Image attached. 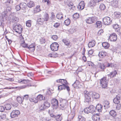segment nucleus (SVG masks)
Instances as JSON below:
<instances>
[{
	"label": "nucleus",
	"mask_w": 121,
	"mask_h": 121,
	"mask_svg": "<svg viewBox=\"0 0 121 121\" xmlns=\"http://www.w3.org/2000/svg\"><path fill=\"white\" fill-rule=\"evenodd\" d=\"M84 94L85 97V102H89L91 100V97L92 93L86 90L84 91Z\"/></svg>",
	"instance_id": "obj_1"
},
{
	"label": "nucleus",
	"mask_w": 121,
	"mask_h": 121,
	"mask_svg": "<svg viewBox=\"0 0 121 121\" xmlns=\"http://www.w3.org/2000/svg\"><path fill=\"white\" fill-rule=\"evenodd\" d=\"M100 83L102 87L103 88H105L107 87L108 80L106 79V77H104L100 79Z\"/></svg>",
	"instance_id": "obj_2"
},
{
	"label": "nucleus",
	"mask_w": 121,
	"mask_h": 121,
	"mask_svg": "<svg viewBox=\"0 0 121 121\" xmlns=\"http://www.w3.org/2000/svg\"><path fill=\"white\" fill-rule=\"evenodd\" d=\"M103 20L104 24L107 25L110 24L112 21L110 18L108 17H106L104 18Z\"/></svg>",
	"instance_id": "obj_3"
},
{
	"label": "nucleus",
	"mask_w": 121,
	"mask_h": 121,
	"mask_svg": "<svg viewBox=\"0 0 121 121\" xmlns=\"http://www.w3.org/2000/svg\"><path fill=\"white\" fill-rule=\"evenodd\" d=\"M59 47L58 44L57 43L55 42L51 44L50 48L52 51H55L58 50Z\"/></svg>",
	"instance_id": "obj_4"
},
{
	"label": "nucleus",
	"mask_w": 121,
	"mask_h": 121,
	"mask_svg": "<svg viewBox=\"0 0 121 121\" xmlns=\"http://www.w3.org/2000/svg\"><path fill=\"white\" fill-rule=\"evenodd\" d=\"M13 28L15 31L18 33H20L22 31V28L20 25H15Z\"/></svg>",
	"instance_id": "obj_5"
},
{
	"label": "nucleus",
	"mask_w": 121,
	"mask_h": 121,
	"mask_svg": "<svg viewBox=\"0 0 121 121\" xmlns=\"http://www.w3.org/2000/svg\"><path fill=\"white\" fill-rule=\"evenodd\" d=\"M96 20V18L95 17H88L86 19V22L88 23L91 24L94 22Z\"/></svg>",
	"instance_id": "obj_6"
},
{
	"label": "nucleus",
	"mask_w": 121,
	"mask_h": 121,
	"mask_svg": "<svg viewBox=\"0 0 121 121\" xmlns=\"http://www.w3.org/2000/svg\"><path fill=\"white\" fill-rule=\"evenodd\" d=\"M20 113V112L19 110H14L11 112L10 116L12 118H14L17 117L18 115H19Z\"/></svg>",
	"instance_id": "obj_7"
},
{
	"label": "nucleus",
	"mask_w": 121,
	"mask_h": 121,
	"mask_svg": "<svg viewBox=\"0 0 121 121\" xmlns=\"http://www.w3.org/2000/svg\"><path fill=\"white\" fill-rule=\"evenodd\" d=\"M51 104L52 105L54 108H57L58 107V100L56 99H53L51 101Z\"/></svg>",
	"instance_id": "obj_8"
},
{
	"label": "nucleus",
	"mask_w": 121,
	"mask_h": 121,
	"mask_svg": "<svg viewBox=\"0 0 121 121\" xmlns=\"http://www.w3.org/2000/svg\"><path fill=\"white\" fill-rule=\"evenodd\" d=\"M66 89L68 92L70 91V89L69 86L66 85H61L59 86L58 87V89L59 91H61L63 89Z\"/></svg>",
	"instance_id": "obj_9"
},
{
	"label": "nucleus",
	"mask_w": 121,
	"mask_h": 121,
	"mask_svg": "<svg viewBox=\"0 0 121 121\" xmlns=\"http://www.w3.org/2000/svg\"><path fill=\"white\" fill-rule=\"evenodd\" d=\"M81 84L78 81L76 80L73 84L72 86L75 88H79L82 86Z\"/></svg>",
	"instance_id": "obj_10"
},
{
	"label": "nucleus",
	"mask_w": 121,
	"mask_h": 121,
	"mask_svg": "<svg viewBox=\"0 0 121 121\" xmlns=\"http://www.w3.org/2000/svg\"><path fill=\"white\" fill-rule=\"evenodd\" d=\"M109 39L111 41H116L117 39V36L116 34L113 33L111 34L109 37Z\"/></svg>",
	"instance_id": "obj_11"
},
{
	"label": "nucleus",
	"mask_w": 121,
	"mask_h": 121,
	"mask_svg": "<svg viewBox=\"0 0 121 121\" xmlns=\"http://www.w3.org/2000/svg\"><path fill=\"white\" fill-rule=\"evenodd\" d=\"M117 74V72L116 70H114L113 71L111 72L109 74H108L107 76L108 77V78H110L115 77Z\"/></svg>",
	"instance_id": "obj_12"
},
{
	"label": "nucleus",
	"mask_w": 121,
	"mask_h": 121,
	"mask_svg": "<svg viewBox=\"0 0 121 121\" xmlns=\"http://www.w3.org/2000/svg\"><path fill=\"white\" fill-rule=\"evenodd\" d=\"M35 43H31L29 45H28L27 48L29 49L31 52H33L35 50Z\"/></svg>",
	"instance_id": "obj_13"
},
{
	"label": "nucleus",
	"mask_w": 121,
	"mask_h": 121,
	"mask_svg": "<svg viewBox=\"0 0 121 121\" xmlns=\"http://www.w3.org/2000/svg\"><path fill=\"white\" fill-rule=\"evenodd\" d=\"M85 6V4L84 2L81 1L78 6V8L80 10H82L84 9Z\"/></svg>",
	"instance_id": "obj_14"
},
{
	"label": "nucleus",
	"mask_w": 121,
	"mask_h": 121,
	"mask_svg": "<svg viewBox=\"0 0 121 121\" xmlns=\"http://www.w3.org/2000/svg\"><path fill=\"white\" fill-rule=\"evenodd\" d=\"M59 108L62 110H64L67 107V105L65 102H62L59 106Z\"/></svg>",
	"instance_id": "obj_15"
},
{
	"label": "nucleus",
	"mask_w": 121,
	"mask_h": 121,
	"mask_svg": "<svg viewBox=\"0 0 121 121\" xmlns=\"http://www.w3.org/2000/svg\"><path fill=\"white\" fill-rule=\"evenodd\" d=\"M107 55L106 52L104 51H102L99 53V56L101 58H103L105 57Z\"/></svg>",
	"instance_id": "obj_16"
},
{
	"label": "nucleus",
	"mask_w": 121,
	"mask_h": 121,
	"mask_svg": "<svg viewBox=\"0 0 121 121\" xmlns=\"http://www.w3.org/2000/svg\"><path fill=\"white\" fill-rule=\"evenodd\" d=\"M120 96L119 95H117L115 98L113 99L114 102L115 104L119 103L120 102Z\"/></svg>",
	"instance_id": "obj_17"
},
{
	"label": "nucleus",
	"mask_w": 121,
	"mask_h": 121,
	"mask_svg": "<svg viewBox=\"0 0 121 121\" xmlns=\"http://www.w3.org/2000/svg\"><path fill=\"white\" fill-rule=\"evenodd\" d=\"M91 92L92 93L91 96L93 99H97L99 98V95L98 94L95 92L93 93L92 92Z\"/></svg>",
	"instance_id": "obj_18"
},
{
	"label": "nucleus",
	"mask_w": 121,
	"mask_h": 121,
	"mask_svg": "<svg viewBox=\"0 0 121 121\" xmlns=\"http://www.w3.org/2000/svg\"><path fill=\"white\" fill-rule=\"evenodd\" d=\"M56 82L58 83H61L62 85H67V84H68L66 80L64 79H60L56 80Z\"/></svg>",
	"instance_id": "obj_19"
},
{
	"label": "nucleus",
	"mask_w": 121,
	"mask_h": 121,
	"mask_svg": "<svg viewBox=\"0 0 121 121\" xmlns=\"http://www.w3.org/2000/svg\"><path fill=\"white\" fill-rule=\"evenodd\" d=\"M103 106L99 104H98L95 107L96 109V111L97 110V111L99 112H101L102 110Z\"/></svg>",
	"instance_id": "obj_20"
},
{
	"label": "nucleus",
	"mask_w": 121,
	"mask_h": 121,
	"mask_svg": "<svg viewBox=\"0 0 121 121\" xmlns=\"http://www.w3.org/2000/svg\"><path fill=\"white\" fill-rule=\"evenodd\" d=\"M109 114L111 116L114 118H115L116 117L117 113L114 110H112L110 111Z\"/></svg>",
	"instance_id": "obj_21"
},
{
	"label": "nucleus",
	"mask_w": 121,
	"mask_h": 121,
	"mask_svg": "<svg viewBox=\"0 0 121 121\" xmlns=\"http://www.w3.org/2000/svg\"><path fill=\"white\" fill-rule=\"evenodd\" d=\"M96 42L95 41L92 40L91 41L89 42L88 44V46L89 48H91L94 47L95 45Z\"/></svg>",
	"instance_id": "obj_22"
},
{
	"label": "nucleus",
	"mask_w": 121,
	"mask_h": 121,
	"mask_svg": "<svg viewBox=\"0 0 121 121\" xmlns=\"http://www.w3.org/2000/svg\"><path fill=\"white\" fill-rule=\"evenodd\" d=\"M27 2V6L30 8H31L34 5V2L32 1H28Z\"/></svg>",
	"instance_id": "obj_23"
},
{
	"label": "nucleus",
	"mask_w": 121,
	"mask_h": 121,
	"mask_svg": "<svg viewBox=\"0 0 121 121\" xmlns=\"http://www.w3.org/2000/svg\"><path fill=\"white\" fill-rule=\"evenodd\" d=\"M63 42L67 46H69L70 43L68 40L65 39H63L62 40Z\"/></svg>",
	"instance_id": "obj_24"
},
{
	"label": "nucleus",
	"mask_w": 121,
	"mask_h": 121,
	"mask_svg": "<svg viewBox=\"0 0 121 121\" xmlns=\"http://www.w3.org/2000/svg\"><path fill=\"white\" fill-rule=\"evenodd\" d=\"M89 107L92 113H94V112L96 111V109L95 107L93 105H90L89 106Z\"/></svg>",
	"instance_id": "obj_25"
},
{
	"label": "nucleus",
	"mask_w": 121,
	"mask_h": 121,
	"mask_svg": "<svg viewBox=\"0 0 121 121\" xmlns=\"http://www.w3.org/2000/svg\"><path fill=\"white\" fill-rule=\"evenodd\" d=\"M43 105L45 108L47 109L50 106V104L48 101H45L44 102Z\"/></svg>",
	"instance_id": "obj_26"
},
{
	"label": "nucleus",
	"mask_w": 121,
	"mask_h": 121,
	"mask_svg": "<svg viewBox=\"0 0 121 121\" xmlns=\"http://www.w3.org/2000/svg\"><path fill=\"white\" fill-rule=\"evenodd\" d=\"M121 13L119 12H115L114 13V17L116 18H119L121 17Z\"/></svg>",
	"instance_id": "obj_27"
},
{
	"label": "nucleus",
	"mask_w": 121,
	"mask_h": 121,
	"mask_svg": "<svg viewBox=\"0 0 121 121\" xmlns=\"http://www.w3.org/2000/svg\"><path fill=\"white\" fill-rule=\"evenodd\" d=\"M103 46L104 47L105 49L108 48L109 46V43L107 42H104L102 43Z\"/></svg>",
	"instance_id": "obj_28"
},
{
	"label": "nucleus",
	"mask_w": 121,
	"mask_h": 121,
	"mask_svg": "<svg viewBox=\"0 0 121 121\" xmlns=\"http://www.w3.org/2000/svg\"><path fill=\"white\" fill-rule=\"evenodd\" d=\"M96 3L94 0H91L89 3V5L90 7H94L96 4Z\"/></svg>",
	"instance_id": "obj_29"
},
{
	"label": "nucleus",
	"mask_w": 121,
	"mask_h": 121,
	"mask_svg": "<svg viewBox=\"0 0 121 121\" xmlns=\"http://www.w3.org/2000/svg\"><path fill=\"white\" fill-rule=\"evenodd\" d=\"M24 99V98L18 96L17 97V102L20 104L22 103Z\"/></svg>",
	"instance_id": "obj_30"
},
{
	"label": "nucleus",
	"mask_w": 121,
	"mask_h": 121,
	"mask_svg": "<svg viewBox=\"0 0 121 121\" xmlns=\"http://www.w3.org/2000/svg\"><path fill=\"white\" fill-rule=\"evenodd\" d=\"M63 14L61 13H59L56 15L57 18L59 20H61L62 18H63Z\"/></svg>",
	"instance_id": "obj_31"
},
{
	"label": "nucleus",
	"mask_w": 121,
	"mask_h": 121,
	"mask_svg": "<svg viewBox=\"0 0 121 121\" xmlns=\"http://www.w3.org/2000/svg\"><path fill=\"white\" fill-rule=\"evenodd\" d=\"M84 110L85 113L86 114H88L89 113L91 112L89 107L85 108Z\"/></svg>",
	"instance_id": "obj_32"
},
{
	"label": "nucleus",
	"mask_w": 121,
	"mask_h": 121,
	"mask_svg": "<svg viewBox=\"0 0 121 121\" xmlns=\"http://www.w3.org/2000/svg\"><path fill=\"white\" fill-rule=\"evenodd\" d=\"M5 108L6 110H10L11 108V105L9 104H7L4 105Z\"/></svg>",
	"instance_id": "obj_33"
},
{
	"label": "nucleus",
	"mask_w": 121,
	"mask_h": 121,
	"mask_svg": "<svg viewBox=\"0 0 121 121\" xmlns=\"http://www.w3.org/2000/svg\"><path fill=\"white\" fill-rule=\"evenodd\" d=\"M78 120L79 121H85V118L82 116L80 115L78 117Z\"/></svg>",
	"instance_id": "obj_34"
},
{
	"label": "nucleus",
	"mask_w": 121,
	"mask_h": 121,
	"mask_svg": "<svg viewBox=\"0 0 121 121\" xmlns=\"http://www.w3.org/2000/svg\"><path fill=\"white\" fill-rule=\"evenodd\" d=\"M40 6L39 5L37 6L34 9V11L35 13H37L40 11Z\"/></svg>",
	"instance_id": "obj_35"
},
{
	"label": "nucleus",
	"mask_w": 121,
	"mask_h": 121,
	"mask_svg": "<svg viewBox=\"0 0 121 121\" xmlns=\"http://www.w3.org/2000/svg\"><path fill=\"white\" fill-rule=\"evenodd\" d=\"M37 98L38 100H41L44 99L45 98L42 95H39L37 97Z\"/></svg>",
	"instance_id": "obj_36"
},
{
	"label": "nucleus",
	"mask_w": 121,
	"mask_h": 121,
	"mask_svg": "<svg viewBox=\"0 0 121 121\" xmlns=\"http://www.w3.org/2000/svg\"><path fill=\"white\" fill-rule=\"evenodd\" d=\"M70 20L69 18H68L65 21L64 23L65 25L67 26L70 24Z\"/></svg>",
	"instance_id": "obj_37"
},
{
	"label": "nucleus",
	"mask_w": 121,
	"mask_h": 121,
	"mask_svg": "<svg viewBox=\"0 0 121 121\" xmlns=\"http://www.w3.org/2000/svg\"><path fill=\"white\" fill-rule=\"evenodd\" d=\"M95 25L97 27L99 28L102 26V22L100 21H97L96 22Z\"/></svg>",
	"instance_id": "obj_38"
},
{
	"label": "nucleus",
	"mask_w": 121,
	"mask_h": 121,
	"mask_svg": "<svg viewBox=\"0 0 121 121\" xmlns=\"http://www.w3.org/2000/svg\"><path fill=\"white\" fill-rule=\"evenodd\" d=\"M55 118L57 121H61L62 119L60 115H58L56 116Z\"/></svg>",
	"instance_id": "obj_39"
},
{
	"label": "nucleus",
	"mask_w": 121,
	"mask_h": 121,
	"mask_svg": "<svg viewBox=\"0 0 121 121\" xmlns=\"http://www.w3.org/2000/svg\"><path fill=\"white\" fill-rule=\"evenodd\" d=\"M21 45L25 48H27L28 45L27 44L25 43L24 40L22 43H21Z\"/></svg>",
	"instance_id": "obj_40"
},
{
	"label": "nucleus",
	"mask_w": 121,
	"mask_h": 121,
	"mask_svg": "<svg viewBox=\"0 0 121 121\" xmlns=\"http://www.w3.org/2000/svg\"><path fill=\"white\" fill-rule=\"evenodd\" d=\"M20 6L21 9H22L23 10H24L26 8V4L24 3H21L20 4Z\"/></svg>",
	"instance_id": "obj_41"
},
{
	"label": "nucleus",
	"mask_w": 121,
	"mask_h": 121,
	"mask_svg": "<svg viewBox=\"0 0 121 121\" xmlns=\"http://www.w3.org/2000/svg\"><path fill=\"white\" fill-rule=\"evenodd\" d=\"M49 18V16L48 14L46 13L44 15V17L43 19L44 21H47L48 20Z\"/></svg>",
	"instance_id": "obj_42"
},
{
	"label": "nucleus",
	"mask_w": 121,
	"mask_h": 121,
	"mask_svg": "<svg viewBox=\"0 0 121 121\" xmlns=\"http://www.w3.org/2000/svg\"><path fill=\"white\" fill-rule=\"evenodd\" d=\"M19 18L15 17H13L12 20V22H13L16 23L19 21Z\"/></svg>",
	"instance_id": "obj_43"
},
{
	"label": "nucleus",
	"mask_w": 121,
	"mask_h": 121,
	"mask_svg": "<svg viewBox=\"0 0 121 121\" xmlns=\"http://www.w3.org/2000/svg\"><path fill=\"white\" fill-rule=\"evenodd\" d=\"M73 19H76L79 17V15L78 13H76L73 14Z\"/></svg>",
	"instance_id": "obj_44"
},
{
	"label": "nucleus",
	"mask_w": 121,
	"mask_h": 121,
	"mask_svg": "<svg viewBox=\"0 0 121 121\" xmlns=\"http://www.w3.org/2000/svg\"><path fill=\"white\" fill-rule=\"evenodd\" d=\"M99 68L102 69L104 70L105 69L106 67L104 64L100 63L99 66Z\"/></svg>",
	"instance_id": "obj_45"
},
{
	"label": "nucleus",
	"mask_w": 121,
	"mask_h": 121,
	"mask_svg": "<svg viewBox=\"0 0 121 121\" xmlns=\"http://www.w3.org/2000/svg\"><path fill=\"white\" fill-rule=\"evenodd\" d=\"M104 104L105 105H104V107H106V108H108L109 107V102L107 101H105L104 102Z\"/></svg>",
	"instance_id": "obj_46"
},
{
	"label": "nucleus",
	"mask_w": 121,
	"mask_h": 121,
	"mask_svg": "<svg viewBox=\"0 0 121 121\" xmlns=\"http://www.w3.org/2000/svg\"><path fill=\"white\" fill-rule=\"evenodd\" d=\"M26 26L29 27H30L31 25V20H29L26 22Z\"/></svg>",
	"instance_id": "obj_47"
},
{
	"label": "nucleus",
	"mask_w": 121,
	"mask_h": 121,
	"mask_svg": "<svg viewBox=\"0 0 121 121\" xmlns=\"http://www.w3.org/2000/svg\"><path fill=\"white\" fill-rule=\"evenodd\" d=\"M40 41L41 44H43L46 42V40L44 38H41L40 39Z\"/></svg>",
	"instance_id": "obj_48"
},
{
	"label": "nucleus",
	"mask_w": 121,
	"mask_h": 121,
	"mask_svg": "<svg viewBox=\"0 0 121 121\" xmlns=\"http://www.w3.org/2000/svg\"><path fill=\"white\" fill-rule=\"evenodd\" d=\"M99 8L101 10H104L105 9V6L104 4H101L100 5Z\"/></svg>",
	"instance_id": "obj_49"
},
{
	"label": "nucleus",
	"mask_w": 121,
	"mask_h": 121,
	"mask_svg": "<svg viewBox=\"0 0 121 121\" xmlns=\"http://www.w3.org/2000/svg\"><path fill=\"white\" fill-rule=\"evenodd\" d=\"M18 82H21L24 84H26L27 82L26 80L23 79H20L19 80H18Z\"/></svg>",
	"instance_id": "obj_50"
},
{
	"label": "nucleus",
	"mask_w": 121,
	"mask_h": 121,
	"mask_svg": "<svg viewBox=\"0 0 121 121\" xmlns=\"http://www.w3.org/2000/svg\"><path fill=\"white\" fill-rule=\"evenodd\" d=\"M7 13L6 12H4L2 13V17L3 18H6L7 17Z\"/></svg>",
	"instance_id": "obj_51"
},
{
	"label": "nucleus",
	"mask_w": 121,
	"mask_h": 121,
	"mask_svg": "<svg viewBox=\"0 0 121 121\" xmlns=\"http://www.w3.org/2000/svg\"><path fill=\"white\" fill-rule=\"evenodd\" d=\"M115 64H114L113 63H108L106 66V67H113L115 66Z\"/></svg>",
	"instance_id": "obj_52"
},
{
	"label": "nucleus",
	"mask_w": 121,
	"mask_h": 121,
	"mask_svg": "<svg viewBox=\"0 0 121 121\" xmlns=\"http://www.w3.org/2000/svg\"><path fill=\"white\" fill-rule=\"evenodd\" d=\"M30 100L31 102H34L35 103H36L37 102V99L34 98H31L30 99Z\"/></svg>",
	"instance_id": "obj_53"
},
{
	"label": "nucleus",
	"mask_w": 121,
	"mask_h": 121,
	"mask_svg": "<svg viewBox=\"0 0 121 121\" xmlns=\"http://www.w3.org/2000/svg\"><path fill=\"white\" fill-rule=\"evenodd\" d=\"M6 113L2 114L0 116V117L3 119H5L6 117Z\"/></svg>",
	"instance_id": "obj_54"
},
{
	"label": "nucleus",
	"mask_w": 121,
	"mask_h": 121,
	"mask_svg": "<svg viewBox=\"0 0 121 121\" xmlns=\"http://www.w3.org/2000/svg\"><path fill=\"white\" fill-rule=\"evenodd\" d=\"M45 109L43 105H41L39 107V110L40 112L44 111Z\"/></svg>",
	"instance_id": "obj_55"
},
{
	"label": "nucleus",
	"mask_w": 121,
	"mask_h": 121,
	"mask_svg": "<svg viewBox=\"0 0 121 121\" xmlns=\"http://www.w3.org/2000/svg\"><path fill=\"white\" fill-rule=\"evenodd\" d=\"M51 38L55 40H56L58 38V37L57 35H54L51 36Z\"/></svg>",
	"instance_id": "obj_56"
},
{
	"label": "nucleus",
	"mask_w": 121,
	"mask_h": 121,
	"mask_svg": "<svg viewBox=\"0 0 121 121\" xmlns=\"http://www.w3.org/2000/svg\"><path fill=\"white\" fill-rule=\"evenodd\" d=\"M49 113L50 114V116L53 118H55L56 116L54 115L53 114H52L51 113V112L50 110H49Z\"/></svg>",
	"instance_id": "obj_57"
},
{
	"label": "nucleus",
	"mask_w": 121,
	"mask_h": 121,
	"mask_svg": "<svg viewBox=\"0 0 121 121\" xmlns=\"http://www.w3.org/2000/svg\"><path fill=\"white\" fill-rule=\"evenodd\" d=\"M68 6L69 7H70L69 8L70 9H74V8L75 6H74L73 7V4H68Z\"/></svg>",
	"instance_id": "obj_58"
},
{
	"label": "nucleus",
	"mask_w": 121,
	"mask_h": 121,
	"mask_svg": "<svg viewBox=\"0 0 121 121\" xmlns=\"http://www.w3.org/2000/svg\"><path fill=\"white\" fill-rule=\"evenodd\" d=\"M44 21L43 19L41 18H39L37 20L38 22L40 24H42Z\"/></svg>",
	"instance_id": "obj_59"
},
{
	"label": "nucleus",
	"mask_w": 121,
	"mask_h": 121,
	"mask_svg": "<svg viewBox=\"0 0 121 121\" xmlns=\"http://www.w3.org/2000/svg\"><path fill=\"white\" fill-rule=\"evenodd\" d=\"M97 116H98L97 115H93L92 117V119L94 121H96L97 120Z\"/></svg>",
	"instance_id": "obj_60"
},
{
	"label": "nucleus",
	"mask_w": 121,
	"mask_h": 121,
	"mask_svg": "<svg viewBox=\"0 0 121 121\" xmlns=\"http://www.w3.org/2000/svg\"><path fill=\"white\" fill-rule=\"evenodd\" d=\"M60 25V23L58 22L55 23L54 25V27L56 28H57Z\"/></svg>",
	"instance_id": "obj_61"
},
{
	"label": "nucleus",
	"mask_w": 121,
	"mask_h": 121,
	"mask_svg": "<svg viewBox=\"0 0 121 121\" xmlns=\"http://www.w3.org/2000/svg\"><path fill=\"white\" fill-rule=\"evenodd\" d=\"M13 1L12 0H7L5 2L7 4H9L11 3H13Z\"/></svg>",
	"instance_id": "obj_62"
},
{
	"label": "nucleus",
	"mask_w": 121,
	"mask_h": 121,
	"mask_svg": "<svg viewBox=\"0 0 121 121\" xmlns=\"http://www.w3.org/2000/svg\"><path fill=\"white\" fill-rule=\"evenodd\" d=\"M20 5H17L15 6V9L17 11H18L20 9Z\"/></svg>",
	"instance_id": "obj_63"
},
{
	"label": "nucleus",
	"mask_w": 121,
	"mask_h": 121,
	"mask_svg": "<svg viewBox=\"0 0 121 121\" xmlns=\"http://www.w3.org/2000/svg\"><path fill=\"white\" fill-rule=\"evenodd\" d=\"M117 104V105L116 106V108L117 110H119L121 108V104L119 103Z\"/></svg>",
	"instance_id": "obj_64"
}]
</instances>
